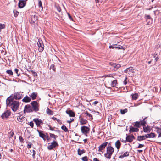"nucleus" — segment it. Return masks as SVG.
<instances>
[{
	"mask_svg": "<svg viewBox=\"0 0 161 161\" xmlns=\"http://www.w3.org/2000/svg\"><path fill=\"white\" fill-rule=\"evenodd\" d=\"M6 103L7 106L10 107L14 112H16L18 109L19 102L18 101L14 100L13 97L11 96L7 99Z\"/></svg>",
	"mask_w": 161,
	"mask_h": 161,
	"instance_id": "f257e3e1",
	"label": "nucleus"
},
{
	"mask_svg": "<svg viewBox=\"0 0 161 161\" xmlns=\"http://www.w3.org/2000/svg\"><path fill=\"white\" fill-rule=\"evenodd\" d=\"M114 152L113 148L108 145L107 148V153L104 154L105 157L106 158L110 159Z\"/></svg>",
	"mask_w": 161,
	"mask_h": 161,
	"instance_id": "f03ea898",
	"label": "nucleus"
},
{
	"mask_svg": "<svg viewBox=\"0 0 161 161\" xmlns=\"http://www.w3.org/2000/svg\"><path fill=\"white\" fill-rule=\"evenodd\" d=\"M37 45L38 46V50L40 52L43 51L44 49V46L43 42L41 39H39L37 42Z\"/></svg>",
	"mask_w": 161,
	"mask_h": 161,
	"instance_id": "7ed1b4c3",
	"label": "nucleus"
},
{
	"mask_svg": "<svg viewBox=\"0 0 161 161\" xmlns=\"http://www.w3.org/2000/svg\"><path fill=\"white\" fill-rule=\"evenodd\" d=\"M58 146V142L53 140L51 143L50 145L48 146L47 147V149L49 150H51L54 148H55L56 147Z\"/></svg>",
	"mask_w": 161,
	"mask_h": 161,
	"instance_id": "20e7f679",
	"label": "nucleus"
},
{
	"mask_svg": "<svg viewBox=\"0 0 161 161\" xmlns=\"http://www.w3.org/2000/svg\"><path fill=\"white\" fill-rule=\"evenodd\" d=\"M23 92H16L14 93L13 96L15 100H19L21 99L23 97Z\"/></svg>",
	"mask_w": 161,
	"mask_h": 161,
	"instance_id": "39448f33",
	"label": "nucleus"
},
{
	"mask_svg": "<svg viewBox=\"0 0 161 161\" xmlns=\"http://www.w3.org/2000/svg\"><path fill=\"white\" fill-rule=\"evenodd\" d=\"M80 130L86 136H87V134L90 131V129L88 127L86 126H83L81 127Z\"/></svg>",
	"mask_w": 161,
	"mask_h": 161,
	"instance_id": "423d86ee",
	"label": "nucleus"
},
{
	"mask_svg": "<svg viewBox=\"0 0 161 161\" xmlns=\"http://www.w3.org/2000/svg\"><path fill=\"white\" fill-rule=\"evenodd\" d=\"M31 104L32 107L33 111L37 112L39 110L38 103L36 101H34L31 102Z\"/></svg>",
	"mask_w": 161,
	"mask_h": 161,
	"instance_id": "0eeeda50",
	"label": "nucleus"
},
{
	"mask_svg": "<svg viewBox=\"0 0 161 161\" xmlns=\"http://www.w3.org/2000/svg\"><path fill=\"white\" fill-rule=\"evenodd\" d=\"M108 144V142H106L101 144L98 147V151L100 152L103 153V151L104 150Z\"/></svg>",
	"mask_w": 161,
	"mask_h": 161,
	"instance_id": "6e6552de",
	"label": "nucleus"
},
{
	"mask_svg": "<svg viewBox=\"0 0 161 161\" xmlns=\"http://www.w3.org/2000/svg\"><path fill=\"white\" fill-rule=\"evenodd\" d=\"M24 111V113H29L33 112V110L32 107L31 106L29 105H26L25 107Z\"/></svg>",
	"mask_w": 161,
	"mask_h": 161,
	"instance_id": "1a4fd4ad",
	"label": "nucleus"
},
{
	"mask_svg": "<svg viewBox=\"0 0 161 161\" xmlns=\"http://www.w3.org/2000/svg\"><path fill=\"white\" fill-rule=\"evenodd\" d=\"M38 17L35 15H32L31 17V23L32 24L36 23L37 22Z\"/></svg>",
	"mask_w": 161,
	"mask_h": 161,
	"instance_id": "9d476101",
	"label": "nucleus"
},
{
	"mask_svg": "<svg viewBox=\"0 0 161 161\" xmlns=\"http://www.w3.org/2000/svg\"><path fill=\"white\" fill-rule=\"evenodd\" d=\"M33 121L36 125L37 127H40V125H42L43 123L41 119H33Z\"/></svg>",
	"mask_w": 161,
	"mask_h": 161,
	"instance_id": "9b49d317",
	"label": "nucleus"
},
{
	"mask_svg": "<svg viewBox=\"0 0 161 161\" xmlns=\"http://www.w3.org/2000/svg\"><path fill=\"white\" fill-rule=\"evenodd\" d=\"M26 1L25 0H19L18 3V6L20 8H22L25 6Z\"/></svg>",
	"mask_w": 161,
	"mask_h": 161,
	"instance_id": "f8f14e48",
	"label": "nucleus"
},
{
	"mask_svg": "<svg viewBox=\"0 0 161 161\" xmlns=\"http://www.w3.org/2000/svg\"><path fill=\"white\" fill-rule=\"evenodd\" d=\"M125 72L128 74L132 75L134 72V70L132 67L128 68L125 70Z\"/></svg>",
	"mask_w": 161,
	"mask_h": 161,
	"instance_id": "ddd939ff",
	"label": "nucleus"
},
{
	"mask_svg": "<svg viewBox=\"0 0 161 161\" xmlns=\"http://www.w3.org/2000/svg\"><path fill=\"white\" fill-rule=\"evenodd\" d=\"M134 139V136L133 135H129L126 137V140L127 142H132Z\"/></svg>",
	"mask_w": 161,
	"mask_h": 161,
	"instance_id": "4468645a",
	"label": "nucleus"
},
{
	"mask_svg": "<svg viewBox=\"0 0 161 161\" xmlns=\"http://www.w3.org/2000/svg\"><path fill=\"white\" fill-rule=\"evenodd\" d=\"M14 134L13 132L11 133L9 136V140L10 141L12 142H14L16 139L15 136H14Z\"/></svg>",
	"mask_w": 161,
	"mask_h": 161,
	"instance_id": "2eb2a0df",
	"label": "nucleus"
},
{
	"mask_svg": "<svg viewBox=\"0 0 161 161\" xmlns=\"http://www.w3.org/2000/svg\"><path fill=\"white\" fill-rule=\"evenodd\" d=\"M156 135L154 133H151L145 135V136L146 138H154L156 137Z\"/></svg>",
	"mask_w": 161,
	"mask_h": 161,
	"instance_id": "dca6fc26",
	"label": "nucleus"
},
{
	"mask_svg": "<svg viewBox=\"0 0 161 161\" xmlns=\"http://www.w3.org/2000/svg\"><path fill=\"white\" fill-rule=\"evenodd\" d=\"M143 131L145 133H149L151 130V128L150 126H143Z\"/></svg>",
	"mask_w": 161,
	"mask_h": 161,
	"instance_id": "f3484780",
	"label": "nucleus"
},
{
	"mask_svg": "<svg viewBox=\"0 0 161 161\" xmlns=\"http://www.w3.org/2000/svg\"><path fill=\"white\" fill-rule=\"evenodd\" d=\"M10 113L7 111L6 112H5L1 116L3 118H8L10 115Z\"/></svg>",
	"mask_w": 161,
	"mask_h": 161,
	"instance_id": "a211bd4d",
	"label": "nucleus"
},
{
	"mask_svg": "<svg viewBox=\"0 0 161 161\" xmlns=\"http://www.w3.org/2000/svg\"><path fill=\"white\" fill-rule=\"evenodd\" d=\"M138 131V129L137 128L134 127L132 126L130 127V129L129 130L130 133L136 132Z\"/></svg>",
	"mask_w": 161,
	"mask_h": 161,
	"instance_id": "6ab92c4d",
	"label": "nucleus"
},
{
	"mask_svg": "<svg viewBox=\"0 0 161 161\" xmlns=\"http://www.w3.org/2000/svg\"><path fill=\"white\" fill-rule=\"evenodd\" d=\"M66 113L68 114L70 117H74L75 116V114L72 110H69V111L67 110Z\"/></svg>",
	"mask_w": 161,
	"mask_h": 161,
	"instance_id": "aec40b11",
	"label": "nucleus"
},
{
	"mask_svg": "<svg viewBox=\"0 0 161 161\" xmlns=\"http://www.w3.org/2000/svg\"><path fill=\"white\" fill-rule=\"evenodd\" d=\"M22 101L23 102H29L31 101V98L28 96H26L23 98Z\"/></svg>",
	"mask_w": 161,
	"mask_h": 161,
	"instance_id": "412c9836",
	"label": "nucleus"
},
{
	"mask_svg": "<svg viewBox=\"0 0 161 161\" xmlns=\"http://www.w3.org/2000/svg\"><path fill=\"white\" fill-rule=\"evenodd\" d=\"M115 146L119 150L120 148L121 143L119 140H117L115 143Z\"/></svg>",
	"mask_w": 161,
	"mask_h": 161,
	"instance_id": "4be33fe9",
	"label": "nucleus"
},
{
	"mask_svg": "<svg viewBox=\"0 0 161 161\" xmlns=\"http://www.w3.org/2000/svg\"><path fill=\"white\" fill-rule=\"evenodd\" d=\"M80 122L81 125L86 124L87 122V121L83 118L80 119Z\"/></svg>",
	"mask_w": 161,
	"mask_h": 161,
	"instance_id": "5701e85b",
	"label": "nucleus"
},
{
	"mask_svg": "<svg viewBox=\"0 0 161 161\" xmlns=\"http://www.w3.org/2000/svg\"><path fill=\"white\" fill-rule=\"evenodd\" d=\"M146 137L144 136H138L137 138V140L139 141H141L142 140H144L146 139Z\"/></svg>",
	"mask_w": 161,
	"mask_h": 161,
	"instance_id": "b1692460",
	"label": "nucleus"
},
{
	"mask_svg": "<svg viewBox=\"0 0 161 161\" xmlns=\"http://www.w3.org/2000/svg\"><path fill=\"white\" fill-rule=\"evenodd\" d=\"M129 155V153L128 152H126L124 154H122L119 157V158H121L125 157L128 156Z\"/></svg>",
	"mask_w": 161,
	"mask_h": 161,
	"instance_id": "393cba45",
	"label": "nucleus"
},
{
	"mask_svg": "<svg viewBox=\"0 0 161 161\" xmlns=\"http://www.w3.org/2000/svg\"><path fill=\"white\" fill-rule=\"evenodd\" d=\"M50 136L52 138H53V140L55 141L56 140V138L58 137V136L54 135L53 134L50 133Z\"/></svg>",
	"mask_w": 161,
	"mask_h": 161,
	"instance_id": "a878e982",
	"label": "nucleus"
},
{
	"mask_svg": "<svg viewBox=\"0 0 161 161\" xmlns=\"http://www.w3.org/2000/svg\"><path fill=\"white\" fill-rule=\"evenodd\" d=\"M38 132L39 136L43 139H44L45 136V135L43 133V132L39 131L38 130Z\"/></svg>",
	"mask_w": 161,
	"mask_h": 161,
	"instance_id": "bb28decb",
	"label": "nucleus"
},
{
	"mask_svg": "<svg viewBox=\"0 0 161 161\" xmlns=\"http://www.w3.org/2000/svg\"><path fill=\"white\" fill-rule=\"evenodd\" d=\"M131 96H132V98L134 100H136L138 97V95L137 93H135L134 94H132L131 95Z\"/></svg>",
	"mask_w": 161,
	"mask_h": 161,
	"instance_id": "cd10ccee",
	"label": "nucleus"
},
{
	"mask_svg": "<svg viewBox=\"0 0 161 161\" xmlns=\"http://www.w3.org/2000/svg\"><path fill=\"white\" fill-rule=\"evenodd\" d=\"M146 121V118H145L142 120L140 121L141 125H143V126H145Z\"/></svg>",
	"mask_w": 161,
	"mask_h": 161,
	"instance_id": "c85d7f7f",
	"label": "nucleus"
},
{
	"mask_svg": "<svg viewBox=\"0 0 161 161\" xmlns=\"http://www.w3.org/2000/svg\"><path fill=\"white\" fill-rule=\"evenodd\" d=\"M31 97L33 100L35 99L37 97V94L35 92H33L31 95Z\"/></svg>",
	"mask_w": 161,
	"mask_h": 161,
	"instance_id": "c756f323",
	"label": "nucleus"
},
{
	"mask_svg": "<svg viewBox=\"0 0 161 161\" xmlns=\"http://www.w3.org/2000/svg\"><path fill=\"white\" fill-rule=\"evenodd\" d=\"M117 84V80H115L112 81L111 83V85L112 87H114L115 86L116 84Z\"/></svg>",
	"mask_w": 161,
	"mask_h": 161,
	"instance_id": "7c9ffc66",
	"label": "nucleus"
},
{
	"mask_svg": "<svg viewBox=\"0 0 161 161\" xmlns=\"http://www.w3.org/2000/svg\"><path fill=\"white\" fill-rule=\"evenodd\" d=\"M85 152L84 150H80V149H78V154L80 155Z\"/></svg>",
	"mask_w": 161,
	"mask_h": 161,
	"instance_id": "2f4dec72",
	"label": "nucleus"
},
{
	"mask_svg": "<svg viewBox=\"0 0 161 161\" xmlns=\"http://www.w3.org/2000/svg\"><path fill=\"white\" fill-rule=\"evenodd\" d=\"M61 129L65 132H67L69 130L66 126L65 125H63L61 126Z\"/></svg>",
	"mask_w": 161,
	"mask_h": 161,
	"instance_id": "473e14b6",
	"label": "nucleus"
},
{
	"mask_svg": "<svg viewBox=\"0 0 161 161\" xmlns=\"http://www.w3.org/2000/svg\"><path fill=\"white\" fill-rule=\"evenodd\" d=\"M127 109L126 108H125L123 110L121 109L120 110V112L122 114H123L126 113L127 112Z\"/></svg>",
	"mask_w": 161,
	"mask_h": 161,
	"instance_id": "72a5a7b5",
	"label": "nucleus"
},
{
	"mask_svg": "<svg viewBox=\"0 0 161 161\" xmlns=\"http://www.w3.org/2000/svg\"><path fill=\"white\" fill-rule=\"evenodd\" d=\"M38 5L39 7V8H41V10L42 11L43 9V7L42 6V2L40 0H39L38 1Z\"/></svg>",
	"mask_w": 161,
	"mask_h": 161,
	"instance_id": "f704fd0d",
	"label": "nucleus"
},
{
	"mask_svg": "<svg viewBox=\"0 0 161 161\" xmlns=\"http://www.w3.org/2000/svg\"><path fill=\"white\" fill-rule=\"evenodd\" d=\"M46 112H47V114H49V115L52 114L53 113V112L52 111V110H51L49 108H47V109Z\"/></svg>",
	"mask_w": 161,
	"mask_h": 161,
	"instance_id": "c9c22d12",
	"label": "nucleus"
},
{
	"mask_svg": "<svg viewBox=\"0 0 161 161\" xmlns=\"http://www.w3.org/2000/svg\"><path fill=\"white\" fill-rule=\"evenodd\" d=\"M134 126L137 127H139L141 126L140 122H136L135 123Z\"/></svg>",
	"mask_w": 161,
	"mask_h": 161,
	"instance_id": "e433bc0d",
	"label": "nucleus"
},
{
	"mask_svg": "<svg viewBox=\"0 0 161 161\" xmlns=\"http://www.w3.org/2000/svg\"><path fill=\"white\" fill-rule=\"evenodd\" d=\"M23 118V117L22 116H18L17 118V119L18 121L19 122H21L22 121V118Z\"/></svg>",
	"mask_w": 161,
	"mask_h": 161,
	"instance_id": "4c0bfd02",
	"label": "nucleus"
},
{
	"mask_svg": "<svg viewBox=\"0 0 161 161\" xmlns=\"http://www.w3.org/2000/svg\"><path fill=\"white\" fill-rule=\"evenodd\" d=\"M5 25L4 24H0V32L1 31V29H4L5 28Z\"/></svg>",
	"mask_w": 161,
	"mask_h": 161,
	"instance_id": "58836bf2",
	"label": "nucleus"
},
{
	"mask_svg": "<svg viewBox=\"0 0 161 161\" xmlns=\"http://www.w3.org/2000/svg\"><path fill=\"white\" fill-rule=\"evenodd\" d=\"M114 48H118L119 49H124L123 47L121 46H120L119 45H117V46H115Z\"/></svg>",
	"mask_w": 161,
	"mask_h": 161,
	"instance_id": "ea45409f",
	"label": "nucleus"
},
{
	"mask_svg": "<svg viewBox=\"0 0 161 161\" xmlns=\"http://www.w3.org/2000/svg\"><path fill=\"white\" fill-rule=\"evenodd\" d=\"M13 12L14 13V16L16 17L18 16L19 14V12H17V11L14 10L13 11Z\"/></svg>",
	"mask_w": 161,
	"mask_h": 161,
	"instance_id": "a19ab883",
	"label": "nucleus"
},
{
	"mask_svg": "<svg viewBox=\"0 0 161 161\" xmlns=\"http://www.w3.org/2000/svg\"><path fill=\"white\" fill-rule=\"evenodd\" d=\"M81 159L83 161H88V158L87 156H85L81 158Z\"/></svg>",
	"mask_w": 161,
	"mask_h": 161,
	"instance_id": "79ce46f5",
	"label": "nucleus"
},
{
	"mask_svg": "<svg viewBox=\"0 0 161 161\" xmlns=\"http://www.w3.org/2000/svg\"><path fill=\"white\" fill-rule=\"evenodd\" d=\"M6 72L11 75H13V72L10 70H7Z\"/></svg>",
	"mask_w": 161,
	"mask_h": 161,
	"instance_id": "37998d69",
	"label": "nucleus"
},
{
	"mask_svg": "<svg viewBox=\"0 0 161 161\" xmlns=\"http://www.w3.org/2000/svg\"><path fill=\"white\" fill-rule=\"evenodd\" d=\"M121 67V65L119 64H115V65L114 67V68L118 69L120 68Z\"/></svg>",
	"mask_w": 161,
	"mask_h": 161,
	"instance_id": "c03bdc74",
	"label": "nucleus"
},
{
	"mask_svg": "<svg viewBox=\"0 0 161 161\" xmlns=\"http://www.w3.org/2000/svg\"><path fill=\"white\" fill-rule=\"evenodd\" d=\"M156 132L158 133L159 135L161 133V129L158 128L157 129Z\"/></svg>",
	"mask_w": 161,
	"mask_h": 161,
	"instance_id": "a18cd8bd",
	"label": "nucleus"
},
{
	"mask_svg": "<svg viewBox=\"0 0 161 161\" xmlns=\"http://www.w3.org/2000/svg\"><path fill=\"white\" fill-rule=\"evenodd\" d=\"M85 114L86 116H88L90 118H92V115L90 114L89 113H88L87 112H86L85 113Z\"/></svg>",
	"mask_w": 161,
	"mask_h": 161,
	"instance_id": "49530a36",
	"label": "nucleus"
},
{
	"mask_svg": "<svg viewBox=\"0 0 161 161\" xmlns=\"http://www.w3.org/2000/svg\"><path fill=\"white\" fill-rule=\"evenodd\" d=\"M14 71L15 73L17 74V76H19V73H18V72L19 71V70L17 69H15L14 70Z\"/></svg>",
	"mask_w": 161,
	"mask_h": 161,
	"instance_id": "de8ad7c7",
	"label": "nucleus"
},
{
	"mask_svg": "<svg viewBox=\"0 0 161 161\" xmlns=\"http://www.w3.org/2000/svg\"><path fill=\"white\" fill-rule=\"evenodd\" d=\"M29 125L31 127L33 128V127L34 124H33V123L32 121L30 122L29 123Z\"/></svg>",
	"mask_w": 161,
	"mask_h": 161,
	"instance_id": "09e8293b",
	"label": "nucleus"
},
{
	"mask_svg": "<svg viewBox=\"0 0 161 161\" xmlns=\"http://www.w3.org/2000/svg\"><path fill=\"white\" fill-rule=\"evenodd\" d=\"M28 143H29L27 144V147L28 148H31V144H30V143L29 142H28Z\"/></svg>",
	"mask_w": 161,
	"mask_h": 161,
	"instance_id": "8fccbe9b",
	"label": "nucleus"
},
{
	"mask_svg": "<svg viewBox=\"0 0 161 161\" xmlns=\"http://www.w3.org/2000/svg\"><path fill=\"white\" fill-rule=\"evenodd\" d=\"M144 146V145L142 144H139V146L137 147V148H141L143 147Z\"/></svg>",
	"mask_w": 161,
	"mask_h": 161,
	"instance_id": "3c124183",
	"label": "nucleus"
},
{
	"mask_svg": "<svg viewBox=\"0 0 161 161\" xmlns=\"http://www.w3.org/2000/svg\"><path fill=\"white\" fill-rule=\"evenodd\" d=\"M115 46H117V45L115 44V45H112L110 46L109 47V48H110L113 49V48H114Z\"/></svg>",
	"mask_w": 161,
	"mask_h": 161,
	"instance_id": "603ef678",
	"label": "nucleus"
},
{
	"mask_svg": "<svg viewBox=\"0 0 161 161\" xmlns=\"http://www.w3.org/2000/svg\"><path fill=\"white\" fill-rule=\"evenodd\" d=\"M56 8H57V10L58 12H60L61 11V9L60 8L59 6H56Z\"/></svg>",
	"mask_w": 161,
	"mask_h": 161,
	"instance_id": "864d4df0",
	"label": "nucleus"
},
{
	"mask_svg": "<svg viewBox=\"0 0 161 161\" xmlns=\"http://www.w3.org/2000/svg\"><path fill=\"white\" fill-rule=\"evenodd\" d=\"M35 153H36V152H35V151L34 150H33V154H32V156H33V158H34V157H35Z\"/></svg>",
	"mask_w": 161,
	"mask_h": 161,
	"instance_id": "5fc2aeb1",
	"label": "nucleus"
},
{
	"mask_svg": "<svg viewBox=\"0 0 161 161\" xmlns=\"http://www.w3.org/2000/svg\"><path fill=\"white\" fill-rule=\"evenodd\" d=\"M52 119L54 120H57L58 122L59 121V119H57V118L53 117L52 118Z\"/></svg>",
	"mask_w": 161,
	"mask_h": 161,
	"instance_id": "6e6d98bb",
	"label": "nucleus"
},
{
	"mask_svg": "<svg viewBox=\"0 0 161 161\" xmlns=\"http://www.w3.org/2000/svg\"><path fill=\"white\" fill-rule=\"evenodd\" d=\"M19 139L20 142H23L24 140L23 138L21 136L19 137Z\"/></svg>",
	"mask_w": 161,
	"mask_h": 161,
	"instance_id": "4d7b16f0",
	"label": "nucleus"
},
{
	"mask_svg": "<svg viewBox=\"0 0 161 161\" xmlns=\"http://www.w3.org/2000/svg\"><path fill=\"white\" fill-rule=\"evenodd\" d=\"M98 103V101H95L92 104L94 105H96V104H97V103Z\"/></svg>",
	"mask_w": 161,
	"mask_h": 161,
	"instance_id": "13d9d810",
	"label": "nucleus"
},
{
	"mask_svg": "<svg viewBox=\"0 0 161 161\" xmlns=\"http://www.w3.org/2000/svg\"><path fill=\"white\" fill-rule=\"evenodd\" d=\"M109 64L111 66H113V67H114V65H115V64L114 63H110Z\"/></svg>",
	"mask_w": 161,
	"mask_h": 161,
	"instance_id": "bf43d9fd",
	"label": "nucleus"
},
{
	"mask_svg": "<svg viewBox=\"0 0 161 161\" xmlns=\"http://www.w3.org/2000/svg\"><path fill=\"white\" fill-rule=\"evenodd\" d=\"M127 77H126L125 79V80L124 81V84L125 85H126L127 83V82L126 81Z\"/></svg>",
	"mask_w": 161,
	"mask_h": 161,
	"instance_id": "052dcab7",
	"label": "nucleus"
},
{
	"mask_svg": "<svg viewBox=\"0 0 161 161\" xmlns=\"http://www.w3.org/2000/svg\"><path fill=\"white\" fill-rule=\"evenodd\" d=\"M73 119H70V120H67V122L68 123H70L71 122L73 121Z\"/></svg>",
	"mask_w": 161,
	"mask_h": 161,
	"instance_id": "680f3d73",
	"label": "nucleus"
},
{
	"mask_svg": "<svg viewBox=\"0 0 161 161\" xmlns=\"http://www.w3.org/2000/svg\"><path fill=\"white\" fill-rule=\"evenodd\" d=\"M146 19H150V17L149 15H147L146 16Z\"/></svg>",
	"mask_w": 161,
	"mask_h": 161,
	"instance_id": "e2e57ef3",
	"label": "nucleus"
},
{
	"mask_svg": "<svg viewBox=\"0 0 161 161\" xmlns=\"http://www.w3.org/2000/svg\"><path fill=\"white\" fill-rule=\"evenodd\" d=\"M68 16H69V18L71 20H72V18L71 16H70V14L69 13H68Z\"/></svg>",
	"mask_w": 161,
	"mask_h": 161,
	"instance_id": "0e129e2a",
	"label": "nucleus"
},
{
	"mask_svg": "<svg viewBox=\"0 0 161 161\" xmlns=\"http://www.w3.org/2000/svg\"><path fill=\"white\" fill-rule=\"evenodd\" d=\"M33 75L34 76H37V74L36 73V72H34V73H33Z\"/></svg>",
	"mask_w": 161,
	"mask_h": 161,
	"instance_id": "69168bd1",
	"label": "nucleus"
},
{
	"mask_svg": "<svg viewBox=\"0 0 161 161\" xmlns=\"http://www.w3.org/2000/svg\"><path fill=\"white\" fill-rule=\"evenodd\" d=\"M142 150H137V151L139 153H141V152H142Z\"/></svg>",
	"mask_w": 161,
	"mask_h": 161,
	"instance_id": "338daca9",
	"label": "nucleus"
},
{
	"mask_svg": "<svg viewBox=\"0 0 161 161\" xmlns=\"http://www.w3.org/2000/svg\"><path fill=\"white\" fill-rule=\"evenodd\" d=\"M49 129L51 130H54L53 128L50 126L49 127Z\"/></svg>",
	"mask_w": 161,
	"mask_h": 161,
	"instance_id": "774afa93",
	"label": "nucleus"
}]
</instances>
